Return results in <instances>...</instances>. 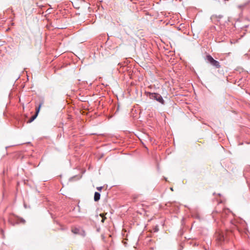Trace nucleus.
<instances>
[{
	"label": "nucleus",
	"mask_w": 250,
	"mask_h": 250,
	"mask_svg": "<svg viewBox=\"0 0 250 250\" xmlns=\"http://www.w3.org/2000/svg\"><path fill=\"white\" fill-rule=\"evenodd\" d=\"M147 96L150 99L156 100L161 104H165V102L160 94L148 92L147 94Z\"/></svg>",
	"instance_id": "f257e3e1"
},
{
	"label": "nucleus",
	"mask_w": 250,
	"mask_h": 250,
	"mask_svg": "<svg viewBox=\"0 0 250 250\" xmlns=\"http://www.w3.org/2000/svg\"><path fill=\"white\" fill-rule=\"evenodd\" d=\"M207 60L212 66L216 68H220L221 67L220 62L215 60L210 55L207 56Z\"/></svg>",
	"instance_id": "f03ea898"
},
{
	"label": "nucleus",
	"mask_w": 250,
	"mask_h": 250,
	"mask_svg": "<svg viewBox=\"0 0 250 250\" xmlns=\"http://www.w3.org/2000/svg\"><path fill=\"white\" fill-rule=\"evenodd\" d=\"M226 239V236L224 233L219 232L216 235V240L219 245H222Z\"/></svg>",
	"instance_id": "7ed1b4c3"
},
{
	"label": "nucleus",
	"mask_w": 250,
	"mask_h": 250,
	"mask_svg": "<svg viewBox=\"0 0 250 250\" xmlns=\"http://www.w3.org/2000/svg\"><path fill=\"white\" fill-rule=\"evenodd\" d=\"M42 104V103H40L39 106L36 108V113L34 115L32 116V122L36 119L38 114L40 111V107Z\"/></svg>",
	"instance_id": "20e7f679"
},
{
	"label": "nucleus",
	"mask_w": 250,
	"mask_h": 250,
	"mask_svg": "<svg viewBox=\"0 0 250 250\" xmlns=\"http://www.w3.org/2000/svg\"><path fill=\"white\" fill-rule=\"evenodd\" d=\"M100 196H101V195H100V193H99L98 192H95V193L94 194V201L96 202L98 201L100 199Z\"/></svg>",
	"instance_id": "39448f33"
},
{
	"label": "nucleus",
	"mask_w": 250,
	"mask_h": 250,
	"mask_svg": "<svg viewBox=\"0 0 250 250\" xmlns=\"http://www.w3.org/2000/svg\"><path fill=\"white\" fill-rule=\"evenodd\" d=\"M25 222V220L23 218H18L17 220V223H22L24 224Z\"/></svg>",
	"instance_id": "423d86ee"
},
{
	"label": "nucleus",
	"mask_w": 250,
	"mask_h": 250,
	"mask_svg": "<svg viewBox=\"0 0 250 250\" xmlns=\"http://www.w3.org/2000/svg\"><path fill=\"white\" fill-rule=\"evenodd\" d=\"M223 17V16L222 15H219L218 16H216V15H213L211 17V19H217V18H218V19H221Z\"/></svg>",
	"instance_id": "0eeeda50"
},
{
	"label": "nucleus",
	"mask_w": 250,
	"mask_h": 250,
	"mask_svg": "<svg viewBox=\"0 0 250 250\" xmlns=\"http://www.w3.org/2000/svg\"><path fill=\"white\" fill-rule=\"evenodd\" d=\"M249 3H250V1H248L247 3H245L244 5H240L238 6V7L240 8H242L245 7L247 5H248Z\"/></svg>",
	"instance_id": "6e6552de"
},
{
	"label": "nucleus",
	"mask_w": 250,
	"mask_h": 250,
	"mask_svg": "<svg viewBox=\"0 0 250 250\" xmlns=\"http://www.w3.org/2000/svg\"><path fill=\"white\" fill-rule=\"evenodd\" d=\"M72 231L75 234H77L79 232V229L77 228L74 229H72Z\"/></svg>",
	"instance_id": "1a4fd4ad"
},
{
	"label": "nucleus",
	"mask_w": 250,
	"mask_h": 250,
	"mask_svg": "<svg viewBox=\"0 0 250 250\" xmlns=\"http://www.w3.org/2000/svg\"><path fill=\"white\" fill-rule=\"evenodd\" d=\"M100 216L102 217V222L103 223L104 221V220L106 219V217H104L103 214H100Z\"/></svg>",
	"instance_id": "9d476101"
},
{
	"label": "nucleus",
	"mask_w": 250,
	"mask_h": 250,
	"mask_svg": "<svg viewBox=\"0 0 250 250\" xmlns=\"http://www.w3.org/2000/svg\"><path fill=\"white\" fill-rule=\"evenodd\" d=\"M103 188L102 187H99L97 188V190L101 191Z\"/></svg>",
	"instance_id": "9b49d317"
},
{
	"label": "nucleus",
	"mask_w": 250,
	"mask_h": 250,
	"mask_svg": "<svg viewBox=\"0 0 250 250\" xmlns=\"http://www.w3.org/2000/svg\"><path fill=\"white\" fill-rule=\"evenodd\" d=\"M31 123V117L29 118V119H28V121H27V124H28V123Z\"/></svg>",
	"instance_id": "f8f14e48"
},
{
	"label": "nucleus",
	"mask_w": 250,
	"mask_h": 250,
	"mask_svg": "<svg viewBox=\"0 0 250 250\" xmlns=\"http://www.w3.org/2000/svg\"><path fill=\"white\" fill-rule=\"evenodd\" d=\"M158 230V228H157V227H156V228L155 229V230H154V231H155V232H156V231H157Z\"/></svg>",
	"instance_id": "ddd939ff"
},
{
	"label": "nucleus",
	"mask_w": 250,
	"mask_h": 250,
	"mask_svg": "<svg viewBox=\"0 0 250 250\" xmlns=\"http://www.w3.org/2000/svg\"><path fill=\"white\" fill-rule=\"evenodd\" d=\"M137 198V196H135V195L133 196V199H135Z\"/></svg>",
	"instance_id": "4468645a"
}]
</instances>
